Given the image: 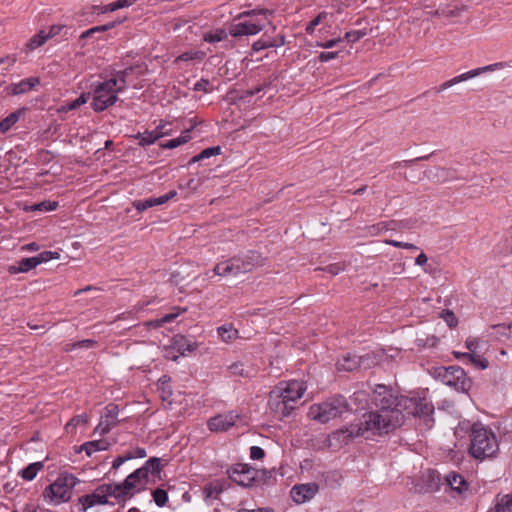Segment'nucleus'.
Masks as SVG:
<instances>
[{"instance_id":"f257e3e1","label":"nucleus","mask_w":512,"mask_h":512,"mask_svg":"<svg viewBox=\"0 0 512 512\" xmlns=\"http://www.w3.org/2000/svg\"><path fill=\"white\" fill-rule=\"evenodd\" d=\"M402 397L395 394L389 386L375 385L372 401L377 410L365 412L358 423H352L336 434L345 435V440L361 436L364 432L374 435L392 432L404 423Z\"/></svg>"},{"instance_id":"f03ea898","label":"nucleus","mask_w":512,"mask_h":512,"mask_svg":"<svg viewBox=\"0 0 512 512\" xmlns=\"http://www.w3.org/2000/svg\"><path fill=\"white\" fill-rule=\"evenodd\" d=\"M468 453L479 461L494 458L499 451L496 434L480 422L470 428Z\"/></svg>"},{"instance_id":"7ed1b4c3","label":"nucleus","mask_w":512,"mask_h":512,"mask_svg":"<svg viewBox=\"0 0 512 512\" xmlns=\"http://www.w3.org/2000/svg\"><path fill=\"white\" fill-rule=\"evenodd\" d=\"M264 263L265 258L260 252L248 250L217 263L213 272L221 277H237L263 266Z\"/></svg>"},{"instance_id":"20e7f679","label":"nucleus","mask_w":512,"mask_h":512,"mask_svg":"<svg viewBox=\"0 0 512 512\" xmlns=\"http://www.w3.org/2000/svg\"><path fill=\"white\" fill-rule=\"evenodd\" d=\"M346 411H348V403L343 396L338 395L325 402L312 405L309 415L320 423H327L332 419L340 417Z\"/></svg>"},{"instance_id":"39448f33","label":"nucleus","mask_w":512,"mask_h":512,"mask_svg":"<svg viewBox=\"0 0 512 512\" xmlns=\"http://www.w3.org/2000/svg\"><path fill=\"white\" fill-rule=\"evenodd\" d=\"M119 86L115 80L111 78L98 83L93 89V101L91 106L94 111L102 112L110 106L114 105L118 100Z\"/></svg>"},{"instance_id":"423d86ee","label":"nucleus","mask_w":512,"mask_h":512,"mask_svg":"<svg viewBox=\"0 0 512 512\" xmlns=\"http://www.w3.org/2000/svg\"><path fill=\"white\" fill-rule=\"evenodd\" d=\"M433 375L435 379L458 392H467L471 387L470 379L460 366L437 367Z\"/></svg>"},{"instance_id":"0eeeda50","label":"nucleus","mask_w":512,"mask_h":512,"mask_svg":"<svg viewBox=\"0 0 512 512\" xmlns=\"http://www.w3.org/2000/svg\"><path fill=\"white\" fill-rule=\"evenodd\" d=\"M78 482V479L72 474L60 475L54 483L45 489L44 496L50 498L55 504L67 502Z\"/></svg>"},{"instance_id":"6e6552de","label":"nucleus","mask_w":512,"mask_h":512,"mask_svg":"<svg viewBox=\"0 0 512 512\" xmlns=\"http://www.w3.org/2000/svg\"><path fill=\"white\" fill-rule=\"evenodd\" d=\"M403 412L412 415L414 417L422 418L426 422V425L431 426L434 422L432 417L434 413V406L431 402L425 398H408L402 397Z\"/></svg>"},{"instance_id":"1a4fd4ad","label":"nucleus","mask_w":512,"mask_h":512,"mask_svg":"<svg viewBox=\"0 0 512 512\" xmlns=\"http://www.w3.org/2000/svg\"><path fill=\"white\" fill-rule=\"evenodd\" d=\"M231 481L244 488H251L257 485L256 468L249 464L237 463L227 469Z\"/></svg>"},{"instance_id":"9d476101","label":"nucleus","mask_w":512,"mask_h":512,"mask_svg":"<svg viewBox=\"0 0 512 512\" xmlns=\"http://www.w3.org/2000/svg\"><path fill=\"white\" fill-rule=\"evenodd\" d=\"M97 502L100 505L109 504L108 497L115 498L119 503L125 502L128 498L123 492L119 483H105L99 485L94 491Z\"/></svg>"},{"instance_id":"9b49d317","label":"nucleus","mask_w":512,"mask_h":512,"mask_svg":"<svg viewBox=\"0 0 512 512\" xmlns=\"http://www.w3.org/2000/svg\"><path fill=\"white\" fill-rule=\"evenodd\" d=\"M306 390L303 382L293 380L289 382H280L272 391L276 392L277 395L290 401L294 404L300 399Z\"/></svg>"},{"instance_id":"f8f14e48","label":"nucleus","mask_w":512,"mask_h":512,"mask_svg":"<svg viewBox=\"0 0 512 512\" xmlns=\"http://www.w3.org/2000/svg\"><path fill=\"white\" fill-rule=\"evenodd\" d=\"M119 407L117 404L110 403L104 408L99 424L95 427L94 433L104 436L108 434L117 424Z\"/></svg>"},{"instance_id":"ddd939ff","label":"nucleus","mask_w":512,"mask_h":512,"mask_svg":"<svg viewBox=\"0 0 512 512\" xmlns=\"http://www.w3.org/2000/svg\"><path fill=\"white\" fill-rule=\"evenodd\" d=\"M503 67V63H495V64H491V65H488V66H484V67H481V68H477V69H473V70H470L466 73H463L461 75H458L444 83H442L438 88H437V91L438 92H441V91H444L450 87H452L453 85L455 84H458L462 81H466L468 79H471V78H474L484 72H487V71H494L495 69L497 68H501Z\"/></svg>"},{"instance_id":"4468645a","label":"nucleus","mask_w":512,"mask_h":512,"mask_svg":"<svg viewBox=\"0 0 512 512\" xmlns=\"http://www.w3.org/2000/svg\"><path fill=\"white\" fill-rule=\"evenodd\" d=\"M268 405L271 411L280 419L289 416L295 409L294 404L283 399L272 390L269 393Z\"/></svg>"},{"instance_id":"2eb2a0df","label":"nucleus","mask_w":512,"mask_h":512,"mask_svg":"<svg viewBox=\"0 0 512 512\" xmlns=\"http://www.w3.org/2000/svg\"><path fill=\"white\" fill-rule=\"evenodd\" d=\"M147 480V470L140 467L129 474L123 482L119 483V485L123 489V492H125L126 497L130 499L135 494L132 490L135 489L139 483H145Z\"/></svg>"},{"instance_id":"dca6fc26","label":"nucleus","mask_w":512,"mask_h":512,"mask_svg":"<svg viewBox=\"0 0 512 512\" xmlns=\"http://www.w3.org/2000/svg\"><path fill=\"white\" fill-rule=\"evenodd\" d=\"M264 25L259 22L243 21L232 23L229 26V34L233 37L256 35L262 31Z\"/></svg>"},{"instance_id":"f3484780","label":"nucleus","mask_w":512,"mask_h":512,"mask_svg":"<svg viewBox=\"0 0 512 512\" xmlns=\"http://www.w3.org/2000/svg\"><path fill=\"white\" fill-rule=\"evenodd\" d=\"M317 491L318 487L315 483L300 484L292 487L290 495L294 502L302 504L312 499Z\"/></svg>"},{"instance_id":"a211bd4d","label":"nucleus","mask_w":512,"mask_h":512,"mask_svg":"<svg viewBox=\"0 0 512 512\" xmlns=\"http://www.w3.org/2000/svg\"><path fill=\"white\" fill-rule=\"evenodd\" d=\"M145 67L140 64L132 65L124 70L116 71L112 74L111 79L115 80L117 82V85L119 86V90H125L127 87V84L129 82V78L132 74H136V76L143 75L145 72Z\"/></svg>"},{"instance_id":"6ab92c4d","label":"nucleus","mask_w":512,"mask_h":512,"mask_svg":"<svg viewBox=\"0 0 512 512\" xmlns=\"http://www.w3.org/2000/svg\"><path fill=\"white\" fill-rule=\"evenodd\" d=\"M176 195H177V192L175 190H171L168 193H166L165 195H162L159 197H150V198L144 199V200H135L133 202V206L139 212H143V211L147 210L148 208L165 204L169 200L173 199Z\"/></svg>"},{"instance_id":"aec40b11","label":"nucleus","mask_w":512,"mask_h":512,"mask_svg":"<svg viewBox=\"0 0 512 512\" xmlns=\"http://www.w3.org/2000/svg\"><path fill=\"white\" fill-rule=\"evenodd\" d=\"M236 418H238V416L232 414H219L214 416L208 422L209 429L211 431H227L234 426Z\"/></svg>"},{"instance_id":"412c9836","label":"nucleus","mask_w":512,"mask_h":512,"mask_svg":"<svg viewBox=\"0 0 512 512\" xmlns=\"http://www.w3.org/2000/svg\"><path fill=\"white\" fill-rule=\"evenodd\" d=\"M445 480L449 487L460 495L468 491L469 484L460 474L451 472L446 476Z\"/></svg>"},{"instance_id":"4be33fe9","label":"nucleus","mask_w":512,"mask_h":512,"mask_svg":"<svg viewBox=\"0 0 512 512\" xmlns=\"http://www.w3.org/2000/svg\"><path fill=\"white\" fill-rule=\"evenodd\" d=\"M110 447V443L104 439H98L83 443L77 452L85 451L87 456H91L93 453L98 451H106Z\"/></svg>"},{"instance_id":"5701e85b","label":"nucleus","mask_w":512,"mask_h":512,"mask_svg":"<svg viewBox=\"0 0 512 512\" xmlns=\"http://www.w3.org/2000/svg\"><path fill=\"white\" fill-rule=\"evenodd\" d=\"M228 370L233 376H240L244 378H252L255 376V369L251 366L245 367L242 362H235L228 367Z\"/></svg>"},{"instance_id":"b1692460","label":"nucleus","mask_w":512,"mask_h":512,"mask_svg":"<svg viewBox=\"0 0 512 512\" xmlns=\"http://www.w3.org/2000/svg\"><path fill=\"white\" fill-rule=\"evenodd\" d=\"M25 112V108L18 109L17 111L9 114L7 117L2 119L0 121V131L2 133L9 131L14 126V124H16L19 121V119L25 114Z\"/></svg>"},{"instance_id":"393cba45","label":"nucleus","mask_w":512,"mask_h":512,"mask_svg":"<svg viewBox=\"0 0 512 512\" xmlns=\"http://www.w3.org/2000/svg\"><path fill=\"white\" fill-rule=\"evenodd\" d=\"M284 44H285V37H284V35H281L280 41H277L276 39H268V40L260 39L256 42H254L252 45V50L258 52L260 50L267 49V48H272V47L277 48Z\"/></svg>"},{"instance_id":"a878e982","label":"nucleus","mask_w":512,"mask_h":512,"mask_svg":"<svg viewBox=\"0 0 512 512\" xmlns=\"http://www.w3.org/2000/svg\"><path fill=\"white\" fill-rule=\"evenodd\" d=\"M190 132L191 129H186L178 138L171 139L165 143H161L160 147L164 149H174L182 144H185L191 139Z\"/></svg>"},{"instance_id":"bb28decb","label":"nucleus","mask_w":512,"mask_h":512,"mask_svg":"<svg viewBox=\"0 0 512 512\" xmlns=\"http://www.w3.org/2000/svg\"><path fill=\"white\" fill-rule=\"evenodd\" d=\"M175 309L177 310L176 312L168 313L159 319L149 321L147 323V325L152 326L154 328L161 327L165 323H170V322L174 321L182 312H185L187 310L186 308H183V309L175 308Z\"/></svg>"},{"instance_id":"cd10ccee","label":"nucleus","mask_w":512,"mask_h":512,"mask_svg":"<svg viewBox=\"0 0 512 512\" xmlns=\"http://www.w3.org/2000/svg\"><path fill=\"white\" fill-rule=\"evenodd\" d=\"M58 206H59L58 201H51V200H45V201H41L39 203H34V225L38 221V219L36 218L38 213L54 211L58 208Z\"/></svg>"},{"instance_id":"c85d7f7f","label":"nucleus","mask_w":512,"mask_h":512,"mask_svg":"<svg viewBox=\"0 0 512 512\" xmlns=\"http://www.w3.org/2000/svg\"><path fill=\"white\" fill-rule=\"evenodd\" d=\"M31 89H32V78L31 77L26 78L25 80H23L19 83L11 84L7 87L8 93L12 94V95H19V94L25 93L27 91H30Z\"/></svg>"},{"instance_id":"c756f323","label":"nucleus","mask_w":512,"mask_h":512,"mask_svg":"<svg viewBox=\"0 0 512 512\" xmlns=\"http://www.w3.org/2000/svg\"><path fill=\"white\" fill-rule=\"evenodd\" d=\"M359 367V359L357 356L347 355L337 362L338 370L353 371Z\"/></svg>"},{"instance_id":"7c9ffc66","label":"nucleus","mask_w":512,"mask_h":512,"mask_svg":"<svg viewBox=\"0 0 512 512\" xmlns=\"http://www.w3.org/2000/svg\"><path fill=\"white\" fill-rule=\"evenodd\" d=\"M221 154V147L220 146H213L208 147L204 150H202L199 154L192 157L189 161V164L200 162L204 159H208L212 156H217Z\"/></svg>"},{"instance_id":"2f4dec72","label":"nucleus","mask_w":512,"mask_h":512,"mask_svg":"<svg viewBox=\"0 0 512 512\" xmlns=\"http://www.w3.org/2000/svg\"><path fill=\"white\" fill-rule=\"evenodd\" d=\"M228 33L229 31L227 32L223 28H217L213 31L206 32L203 35V40L209 43L220 42L222 40L227 39Z\"/></svg>"},{"instance_id":"473e14b6","label":"nucleus","mask_w":512,"mask_h":512,"mask_svg":"<svg viewBox=\"0 0 512 512\" xmlns=\"http://www.w3.org/2000/svg\"><path fill=\"white\" fill-rule=\"evenodd\" d=\"M32 269V257L23 258L19 262L10 265L8 267V272L10 274H17L21 272H28Z\"/></svg>"},{"instance_id":"72a5a7b5","label":"nucleus","mask_w":512,"mask_h":512,"mask_svg":"<svg viewBox=\"0 0 512 512\" xmlns=\"http://www.w3.org/2000/svg\"><path fill=\"white\" fill-rule=\"evenodd\" d=\"M89 99V93H82L78 98L73 101H70L61 106L58 110L59 112H68L79 108L81 105L85 104Z\"/></svg>"},{"instance_id":"f704fd0d","label":"nucleus","mask_w":512,"mask_h":512,"mask_svg":"<svg viewBox=\"0 0 512 512\" xmlns=\"http://www.w3.org/2000/svg\"><path fill=\"white\" fill-rule=\"evenodd\" d=\"M60 258V253L57 251H43L38 255L34 256V269L43 263H46L52 259L58 260Z\"/></svg>"},{"instance_id":"c9c22d12","label":"nucleus","mask_w":512,"mask_h":512,"mask_svg":"<svg viewBox=\"0 0 512 512\" xmlns=\"http://www.w3.org/2000/svg\"><path fill=\"white\" fill-rule=\"evenodd\" d=\"M223 487L219 483H209L203 488L205 499H217L222 493Z\"/></svg>"},{"instance_id":"e433bc0d","label":"nucleus","mask_w":512,"mask_h":512,"mask_svg":"<svg viewBox=\"0 0 512 512\" xmlns=\"http://www.w3.org/2000/svg\"><path fill=\"white\" fill-rule=\"evenodd\" d=\"M87 423H88V416L85 413L79 414V415L74 416L67 422V424L65 425V430L67 433H72V432H74L75 428L78 425H86Z\"/></svg>"},{"instance_id":"4c0bfd02","label":"nucleus","mask_w":512,"mask_h":512,"mask_svg":"<svg viewBox=\"0 0 512 512\" xmlns=\"http://www.w3.org/2000/svg\"><path fill=\"white\" fill-rule=\"evenodd\" d=\"M218 335L223 341L228 342L236 338L238 331L232 325H222L217 329Z\"/></svg>"},{"instance_id":"58836bf2","label":"nucleus","mask_w":512,"mask_h":512,"mask_svg":"<svg viewBox=\"0 0 512 512\" xmlns=\"http://www.w3.org/2000/svg\"><path fill=\"white\" fill-rule=\"evenodd\" d=\"M136 138L139 139L140 146H147L155 143L161 138V135L153 134L152 131H145L144 133H138Z\"/></svg>"},{"instance_id":"ea45409f","label":"nucleus","mask_w":512,"mask_h":512,"mask_svg":"<svg viewBox=\"0 0 512 512\" xmlns=\"http://www.w3.org/2000/svg\"><path fill=\"white\" fill-rule=\"evenodd\" d=\"M495 512H512V495H504L494 507Z\"/></svg>"},{"instance_id":"a19ab883","label":"nucleus","mask_w":512,"mask_h":512,"mask_svg":"<svg viewBox=\"0 0 512 512\" xmlns=\"http://www.w3.org/2000/svg\"><path fill=\"white\" fill-rule=\"evenodd\" d=\"M141 468L147 470V476H149L150 472L152 474H157L161 470L160 459L157 457H151L145 462V464Z\"/></svg>"},{"instance_id":"79ce46f5","label":"nucleus","mask_w":512,"mask_h":512,"mask_svg":"<svg viewBox=\"0 0 512 512\" xmlns=\"http://www.w3.org/2000/svg\"><path fill=\"white\" fill-rule=\"evenodd\" d=\"M153 500L158 507H163L168 502V494L164 489L156 488L152 492Z\"/></svg>"},{"instance_id":"37998d69","label":"nucleus","mask_w":512,"mask_h":512,"mask_svg":"<svg viewBox=\"0 0 512 512\" xmlns=\"http://www.w3.org/2000/svg\"><path fill=\"white\" fill-rule=\"evenodd\" d=\"M115 25H116V22H111V23H108L105 25L92 27V28L86 30L85 32H83L81 35V38H88V37H91L95 33L108 31V30L114 28Z\"/></svg>"},{"instance_id":"c03bdc74","label":"nucleus","mask_w":512,"mask_h":512,"mask_svg":"<svg viewBox=\"0 0 512 512\" xmlns=\"http://www.w3.org/2000/svg\"><path fill=\"white\" fill-rule=\"evenodd\" d=\"M95 345H96L95 340H92V339L80 340V341H76L72 344H67L66 351H72V350L80 349V348H92Z\"/></svg>"},{"instance_id":"a18cd8bd","label":"nucleus","mask_w":512,"mask_h":512,"mask_svg":"<svg viewBox=\"0 0 512 512\" xmlns=\"http://www.w3.org/2000/svg\"><path fill=\"white\" fill-rule=\"evenodd\" d=\"M468 360L471 364H473L475 367H477L481 370L486 369L489 365V362L486 358H484L476 353H470Z\"/></svg>"},{"instance_id":"49530a36","label":"nucleus","mask_w":512,"mask_h":512,"mask_svg":"<svg viewBox=\"0 0 512 512\" xmlns=\"http://www.w3.org/2000/svg\"><path fill=\"white\" fill-rule=\"evenodd\" d=\"M97 497L95 493L83 495L79 498V502L82 504V510L86 511L87 509L93 507L94 505L98 504L96 501Z\"/></svg>"},{"instance_id":"de8ad7c7","label":"nucleus","mask_w":512,"mask_h":512,"mask_svg":"<svg viewBox=\"0 0 512 512\" xmlns=\"http://www.w3.org/2000/svg\"><path fill=\"white\" fill-rule=\"evenodd\" d=\"M441 317L450 328L456 327L458 324L457 317L455 316L454 312L449 309H444L441 312Z\"/></svg>"},{"instance_id":"09e8293b","label":"nucleus","mask_w":512,"mask_h":512,"mask_svg":"<svg viewBox=\"0 0 512 512\" xmlns=\"http://www.w3.org/2000/svg\"><path fill=\"white\" fill-rule=\"evenodd\" d=\"M273 14V11L271 10H268V9H252V10H247V11H243L241 12L237 17L236 19H242L244 17H252V16H255V15H272Z\"/></svg>"},{"instance_id":"8fccbe9b","label":"nucleus","mask_w":512,"mask_h":512,"mask_svg":"<svg viewBox=\"0 0 512 512\" xmlns=\"http://www.w3.org/2000/svg\"><path fill=\"white\" fill-rule=\"evenodd\" d=\"M178 345V349L181 351L182 354L187 352L195 351L197 348V344L195 342H188L187 339L184 337H181L180 341L176 342Z\"/></svg>"},{"instance_id":"3c124183","label":"nucleus","mask_w":512,"mask_h":512,"mask_svg":"<svg viewBox=\"0 0 512 512\" xmlns=\"http://www.w3.org/2000/svg\"><path fill=\"white\" fill-rule=\"evenodd\" d=\"M328 15L327 12L323 11L321 13H319L313 20H311L309 22V24L307 25L305 31L307 34H312L315 30V27L318 26L321 21L326 18Z\"/></svg>"},{"instance_id":"603ef678","label":"nucleus","mask_w":512,"mask_h":512,"mask_svg":"<svg viewBox=\"0 0 512 512\" xmlns=\"http://www.w3.org/2000/svg\"><path fill=\"white\" fill-rule=\"evenodd\" d=\"M437 176L445 180L460 179L461 177L455 176V170L452 168H438Z\"/></svg>"},{"instance_id":"864d4df0","label":"nucleus","mask_w":512,"mask_h":512,"mask_svg":"<svg viewBox=\"0 0 512 512\" xmlns=\"http://www.w3.org/2000/svg\"><path fill=\"white\" fill-rule=\"evenodd\" d=\"M365 35H366V33L361 30H353V31L346 32L344 39L347 42L355 43V42L359 41Z\"/></svg>"},{"instance_id":"5fc2aeb1","label":"nucleus","mask_w":512,"mask_h":512,"mask_svg":"<svg viewBox=\"0 0 512 512\" xmlns=\"http://www.w3.org/2000/svg\"><path fill=\"white\" fill-rule=\"evenodd\" d=\"M193 90L194 91H203L204 93H209L212 91V88H211L209 80L202 78L198 82L195 83Z\"/></svg>"},{"instance_id":"6e6d98bb","label":"nucleus","mask_w":512,"mask_h":512,"mask_svg":"<svg viewBox=\"0 0 512 512\" xmlns=\"http://www.w3.org/2000/svg\"><path fill=\"white\" fill-rule=\"evenodd\" d=\"M434 15L444 16V17H447V18L457 17V16L460 15V9H458V8H454V9L445 8V9H441V10H436Z\"/></svg>"},{"instance_id":"4d7b16f0","label":"nucleus","mask_w":512,"mask_h":512,"mask_svg":"<svg viewBox=\"0 0 512 512\" xmlns=\"http://www.w3.org/2000/svg\"><path fill=\"white\" fill-rule=\"evenodd\" d=\"M265 457V451L259 446H252L250 448V458L252 460H261Z\"/></svg>"},{"instance_id":"13d9d810","label":"nucleus","mask_w":512,"mask_h":512,"mask_svg":"<svg viewBox=\"0 0 512 512\" xmlns=\"http://www.w3.org/2000/svg\"><path fill=\"white\" fill-rule=\"evenodd\" d=\"M48 39H51L48 37V32L41 30L39 33L34 35V47L42 46Z\"/></svg>"},{"instance_id":"bf43d9fd","label":"nucleus","mask_w":512,"mask_h":512,"mask_svg":"<svg viewBox=\"0 0 512 512\" xmlns=\"http://www.w3.org/2000/svg\"><path fill=\"white\" fill-rule=\"evenodd\" d=\"M322 270L330 273L331 275H337L341 271L344 270V266L342 264H340V263H335V264H330V265L326 266Z\"/></svg>"},{"instance_id":"052dcab7","label":"nucleus","mask_w":512,"mask_h":512,"mask_svg":"<svg viewBox=\"0 0 512 512\" xmlns=\"http://www.w3.org/2000/svg\"><path fill=\"white\" fill-rule=\"evenodd\" d=\"M201 184V181L200 179H196V178H191L189 179L185 185L183 184H179V188H187V189H190L192 191H195L198 189V187L200 186Z\"/></svg>"},{"instance_id":"680f3d73","label":"nucleus","mask_w":512,"mask_h":512,"mask_svg":"<svg viewBox=\"0 0 512 512\" xmlns=\"http://www.w3.org/2000/svg\"><path fill=\"white\" fill-rule=\"evenodd\" d=\"M418 342V346H422V347H434L436 346L437 342H438V338L435 337V336H431V337H428L426 340H423V339H418L417 340Z\"/></svg>"},{"instance_id":"e2e57ef3","label":"nucleus","mask_w":512,"mask_h":512,"mask_svg":"<svg viewBox=\"0 0 512 512\" xmlns=\"http://www.w3.org/2000/svg\"><path fill=\"white\" fill-rule=\"evenodd\" d=\"M465 346L470 351L469 353H475L479 346V340L477 338H468L465 341Z\"/></svg>"},{"instance_id":"0e129e2a","label":"nucleus","mask_w":512,"mask_h":512,"mask_svg":"<svg viewBox=\"0 0 512 512\" xmlns=\"http://www.w3.org/2000/svg\"><path fill=\"white\" fill-rule=\"evenodd\" d=\"M267 86H268V84H263V85H259V86L255 87L253 89L247 90L244 92V95L241 96V99H244L246 97H252L255 94H258L261 91H263Z\"/></svg>"},{"instance_id":"69168bd1","label":"nucleus","mask_w":512,"mask_h":512,"mask_svg":"<svg viewBox=\"0 0 512 512\" xmlns=\"http://www.w3.org/2000/svg\"><path fill=\"white\" fill-rule=\"evenodd\" d=\"M257 472V485L260 482H265L266 479L271 477V472L266 469H256Z\"/></svg>"},{"instance_id":"338daca9","label":"nucleus","mask_w":512,"mask_h":512,"mask_svg":"<svg viewBox=\"0 0 512 512\" xmlns=\"http://www.w3.org/2000/svg\"><path fill=\"white\" fill-rule=\"evenodd\" d=\"M338 55V52H321L319 55V60L321 62H327L331 59L336 58Z\"/></svg>"},{"instance_id":"774afa93","label":"nucleus","mask_w":512,"mask_h":512,"mask_svg":"<svg viewBox=\"0 0 512 512\" xmlns=\"http://www.w3.org/2000/svg\"><path fill=\"white\" fill-rule=\"evenodd\" d=\"M237 512H274L273 508L265 507V508H258V509H240Z\"/></svg>"}]
</instances>
